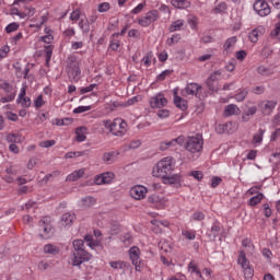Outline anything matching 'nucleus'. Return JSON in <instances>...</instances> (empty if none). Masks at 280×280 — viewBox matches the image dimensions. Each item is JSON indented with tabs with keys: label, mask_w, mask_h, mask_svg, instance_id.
<instances>
[{
	"label": "nucleus",
	"mask_w": 280,
	"mask_h": 280,
	"mask_svg": "<svg viewBox=\"0 0 280 280\" xmlns=\"http://www.w3.org/2000/svg\"><path fill=\"white\" fill-rule=\"evenodd\" d=\"M75 140L79 141V143H82V141H86V127H78L75 130Z\"/></svg>",
	"instance_id": "obj_28"
},
{
	"label": "nucleus",
	"mask_w": 280,
	"mask_h": 280,
	"mask_svg": "<svg viewBox=\"0 0 280 280\" xmlns=\"http://www.w3.org/2000/svg\"><path fill=\"white\" fill-rule=\"evenodd\" d=\"M171 5H173V8H177L178 10H186V8H189V1H187V0H171Z\"/></svg>",
	"instance_id": "obj_30"
},
{
	"label": "nucleus",
	"mask_w": 280,
	"mask_h": 280,
	"mask_svg": "<svg viewBox=\"0 0 280 280\" xmlns=\"http://www.w3.org/2000/svg\"><path fill=\"white\" fill-rule=\"evenodd\" d=\"M149 202H152V205H154L158 209H165V206L167 205V199L153 195L149 197Z\"/></svg>",
	"instance_id": "obj_19"
},
{
	"label": "nucleus",
	"mask_w": 280,
	"mask_h": 280,
	"mask_svg": "<svg viewBox=\"0 0 280 280\" xmlns=\"http://www.w3.org/2000/svg\"><path fill=\"white\" fill-rule=\"evenodd\" d=\"M114 178H115V174L107 172V173L97 175L94 179V183L95 185H109V183H113Z\"/></svg>",
	"instance_id": "obj_16"
},
{
	"label": "nucleus",
	"mask_w": 280,
	"mask_h": 280,
	"mask_svg": "<svg viewBox=\"0 0 280 280\" xmlns=\"http://www.w3.org/2000/svg\"><path fill=\"white\" fill-rule=\"evenodd\" d=\"M257 73H259V75H265L266 78H268V75H272V73H275V70H272V68L270 67L259 66L257 68Z\"/></svg>",
	"instance_id": "obj_33"
},
{
	"label": "nucleus",
	"mask_w": 280,
	"mask_h": 280,
	"mask_svg": "<svg viewBox=\"0 0 280 280\" xmlns=\"http://www.w3.org/2000/svg\"><path fill=\"white\" fill-rule=\"evenodd\" d=\"M129 258L132 266H135L136 272H141V270H143V265L141 260V249L137 246H132L129 249Z\"/></svg>",
	"instance_id": "obj_9"
},
{
	"label": "nucleus",
	"mask_w": 280,
	"mask_h": 280,
	"mask_svg": "<svg viewBox=\"0 0 280 280\" xmlns=\"http://www.w3.org/2000/svg\"><path fill=\"white\" fill-rule=\"evenodd\" d=\"M67 62V73L70 82H79L82 75V70L80 69L78 57L70 55Z\"/></svg>",
	"instance_id": "obj_6"
},
{
	"label": "nucleus",
	"mask_w": 280,
	"mask_h": 280,
	"mask_svg": "<svg viewBox=\"0 0 280 280\" xmlns=\"http://www.w3.org/2000/svg\"><path fill=\"white\" fill-rule=\"evenodd\" d=\"M242 110L235 104L226 105L224 108V116L225 117H233V115H240Z\"/></svg>",
	"instance_id": "obj_22"
},
{
	"label": "nucleus",
	"mask_w": 280,
	"mask_h": 280,
	"mask_svg": "<svg viewBox=\"0 0 280 280\" xmlns=\"http://www.w3.org/2000/svg\"><path fill=\"white\" fill-rule=\"evenodd\" d=\"M44 34L45 35L40 37V40L46 43V45H51V43H54V31L50 27H45Z\"/></svg>",
	"instance_id": "obj_24"
},
{
	"label": "nucleus",
	"mask_w": 280,
	"mask_h": 280,
	"mask_svg": "<svg viewBox=\"0 0 280 280\" xmlns=\"http://www.w3.org/2000/svg\"><path fill=\"white\" fill-rule=\"evenodd\" d=\"M35 108H43L45 106V100H43V94L38 95L34 101Z\"/></svg>",
	"instance_id": "obj_61"
},
{
	"label": "nucleus",
	"mask_w": 280,
	"mask_h": 280,
	"mask_svg": "<svg viewBox=\"0 0 280 280\" xmlns=\"http://www.w3.org/2000/svg\"><path fill=\"white\" fill-rule=\"evenodd\" d=\"M44 54L46 56V65H49L51 61V56L54 54V45H47L44 47Z\"/></svg>",
	"instance_id": "obj_37"
},
{
	"label": "nucleus",
	"mask_w": 280,
	"mask_h": 280,
	"mask_svg": "<svg viewBox=\"0 0 280 280\" xmlns=\"http://www.w3.org/2000/svg\"><path fill=\"white\" fill-rule=\"evenodd\" d=\"M75 222V213L67 212L61 217V226H71Z\"/></svg>",
	"instance_id": "obj_20"
},
{
	"label": "nucleus",
	"mask_w": 280,
	"mask_h": 280,
	"mask_svg": "<svg viewBox=\"0 0 280 280\" xmlns=\"http://www.w3.org/2000/svg\"><path fill=\"white\" fill-rule=\"evenodd\" d=\"M183 144H185V149L190 154H200L205 145V140L202 139V135L190 136L186 140L185 136H179L173 140L161 142L160 150H167L168 148Z\"/></svg>",
	"instance_id": "obj_2"
},
{
	"label": "nucleus",
	"mask_w": 280,
	"mask_h": 280,
	"mask_svg": "<svg viewBox=\"0 0 280 280\" xmlns=\"http://www.w3.org/2000/svg\"><path fill=\"white\" fill-rule=\"evenodd\" d=\"M276 107L277 102L267 101L261 104V112L264 113V115H270V113H272V110H275Z\"/></svg>",
	"instance_id": "obj_26"
},
{
	"label": "nucleus",
	"mask_w": 280,
	"mask_h": 280,
	"mask_svg": "<svg viewBox=\"0 0 280 280\" xmlns=\"http://www.w3.org/2000/svg\"><path fill=\"white\" fill-rule=\"evenodd\" d=\"M255 113H257V107L252 106V107L247 108V110L244 112V114H243V120L248 121V119H250V117H253V115H255Z\"/></svg>",
	"instance_id": "obj_40"
},
{
	"label": "nucleus",
	"mask_w": 280,
	"mask_h": 280,
	"mask_svg": "<svg viewBox=\"0 0 280 280\" xmlns=\"http://www.w3.org/2000/svg\"><path fill=\"white\" fill-rule=\"evenodd\" d=\"M7 141L8 143H23V136L19 135V133H9L7 136Z\"/></svg>",
	"instance_id": "obj_31"
},
{
	"label": "nucleus",
	"mask_w": 280,
	"mask_h": 280,
	"mask_svg": "<svg viewBox=\"0 0 280 280\" xmlns=\"http://www.w3.org/2000/svg\"><path fill=\"white\" fill-rule=\"evenodd\" d=\"M109 47L112 51H117L121 47V39H119L118 33L112 35Z\"/></svg>",
	"instance_id": "obj_25"
},
{
	"label": "nucleus",
	"mask_w": 280,
	"mask_h": 280,
	"mask_svg": "<svg viewBox=\"0 0 280 280\" xmlns=\"http://www.w3.org/2000/svg\"><path fill=\"white\" fill-rule=\"evenodd\" d=\"M182 235H183V237H185L186 240H189V241L196 240V231H194V230H184V231H182Z\"/></svg>",
	"instance_id": "obj_44"
},
{
	"label": "nucleus",
	"mask_w": 280,
	"mask_h": 280,
	"mask_svg": "<svg viewBox=\"0 0 280 280\" xmlns=\"http://www.w3.org/2000/svg\"><path fill=\"white\" fill-rule=\"evenodd\" d=\"M264 34H266V27L258 26L249 33L248 38L250 43H257V40H259V36H264Z\"/></svg>",
	"instance_id": "obj_17"
},
{
	"label": "nucleus",
	"mask_w": 280,
	"mask_h": 280,
	"mask_svg": "<svg viewBox=\"0 0 280 280\" xmlns=\"http://www.w3.org/2000/svg\"><path fill=\"white\" fill-rule=\"evenodd\" d=\"M56 140H44L39 142V148H54Z\"/></svg>",
	"instance_id": "obj_55"
},
{
	"label": "nucleus",
	"mask_w": 280,
	"mask_h": 280,
	"mask_svg": "<svg viewBox=\"0 0 280 280\" xmlns=\"http://www.w3.org/2000/svg\"><path fill=\"white\" fill-rule=\"evenodd\" d=\"M264 129H259L258 132L254 135L252 143H261V141H264Z\"/></svg>",
	"instance_id": "obj_42"
},
{
	"label": "nucleus",
	"mask_w": 280,
	"mask_h": 280,
	"mask_svg": "<svg viewBox=\"0 0 280 280\" xmlns=\"http://www.w3.org/2000/svg\"><path fill=\"white\" fill-rule=\"evenodd\" d=\"M109 266L110 268H113V270H124V268H126V261L124 260H115V261H109Z\"/></svg>",
	"instance_id": "obj_35"
},
{
	"label": "nucleus",
	"mask_w": 280,
	"mask_h": 280,
	"mask_svg": "<svg viewBox=\"0 0 280 280\" xmlns=\"http://www.w3.org/2000/svg\"><path fill=\"white\" fill-rule=\"evenodd\" d=\"M237 264L243 269V273L246 280H250L253 277H255V269H253L250 261L246 259V254H244V252L240 253Z\"/></svg>",
	"instance_id": "obj_7"
},
{
	"label": "nucleus",
	"mask_w": 280,
	"mask_h": 280,
	"mask_svg": "<svg viewBox=\"0 0 280 280\" xmlns=\"http://www.w3.org/2000/svg\"><path fill=\"white\" fill-rule=\"evenodd\" d=\"M189 176H194L196 180H202L205 178V175L200 171H192L189 173Z\"/></svg>",
	"instance_id": "obj_64"
},
{
	"label": "nucleus",
	"mask_w": 280,
	"mask_h": 280,
	"mask_svg": "<svg viewBox=\"0 0 280 280\" xmlns=\"http://www.w3.org/2000/svg\"><path fill=\"white\" fill-rule=\"evenodd\" d=\"M102 125L104 126L105 130L112 132L114 137H124V135L128 132V122H126V120L122 118H115L113 120L104 119L102 120Z\"/></svg>",
	"instance_id": "obj_4"
},
{
	"label": "nucleus",
	"mask_w": 280,
	"mask_h": 280,
	"mask_svg": "<svg viewBox=\"0 0 280 280\" xmlns=\"http://www.w3.org/2000/svg\"><path fill=\"white\" fill-rule=\"evenodd\" d=\"M174 104L177 106V108H180L182 110H187V101L182 100L180 96H174Z\"/></svg>",
	"instance_id": "obj_36"
},
{
	"label": "nucleus",
	"mask_w": 280,
	"mask_h": 280,
	"mask_svg": "<svg viewBox=\"0 0 280 280\" xmlns=\"http://www.w3.org/2000/svg\"><path fill=\"white\" fill-rule=\"evenodd\" d=\"M73 250L70 256L71 266H77L80 268L84 262L91 261L93 259V255L91 253L84 250V241L74 240L72 242Z\"/></svg>",
	"instance_id": "obj_3"
},
{
	"label": "nucleus",
	"mask_w": 280,
	"mask_h": 280,
	"mask_svg": "<svg viewBox=\"0 0 280 280\" xmlns=\"http://www.w3.org/2000/svg\"><path fill=\"white\" fill-rule=\"evenodd\" d=\"M145 5H147L145 2L139 3L136 8H133L131 10V14H141V12H143V8H145Z\"/></svg>",
	"instance_id": "obj_60"
},
{
	"label": "nucleus",
	"mask_w": 280,
	"mask_h": 280,
	"mask_svg": "<svg viewBox=\"0 0 280 280\" xmlns=\"http://www.w3.org/2000/svg\"><path fill=\"white\" fill-rule=\"evenodd\" d=\"M173 71L172 70H164L162 73H160L156 77V81L158 82H163V80H165L166 78H168V75H172Z\"/></svg>",
	"instance_id": "obj_53"
},
{
	"label": "nucleus",
	"mask_w": 280,
	"mask_h": 280,
	"mask_svg": "<svg viewBox=\"0 0 280 280\" xmlns=\"http://www.w3.org/2000/svg\"><path fill=\"white\" fill-rule=\"evenodd\" d=\"M8 54H10V46H2L0 48V60H3V58H8Z\"/></svg>",
	"instance_id": "obj_56"
},
{
	"label": "nucleus",
	"mask_w": 280,
	"mask_h": 280,
	"mask_svg": "<svg viewBox=\"0 0 280 280\" xmlns=\"http://www.w3.org/2000/svg\"><path fill=\"white\" fill-rule=\"evenodd\" d=\"M95 205H97V199H95V197H92V196L84 197L80 201V206L83 209H89L91 207H95Z\"/></svg>",
	"instance_id": "obj_21"
},
{
	"label": "nucleus",
	"mask_w": 280,
	"mask_h": 280,
	"mask_svg": "<svg viewBox=\"0 0 280 280\" xmlns=\"http://www.w3.org/2000/svg\"><path fill=\"white\" fill-rule=\"evenodd\" d=\"M174 170H176V160L172 156H166L153 165L151 174L154 178H161L163 185H180L183 175L173 174Z\"/></svg>",
	"instance_id": "obj_1"
},
{
	"label": "nucleus",
	"mask_w": 280,
	"mask_h": 280,
	"mask_svg": "<svg viewBox=\"0 0 280 280\" xmlns=\"http://www.w3.org/2000/svg\"><path fill=\"white\" fill-rule=\"evenodd\" d=\"M200 89L202 88L198 85V83H189L187 84L185 91L187 95H195L196 97H198V92L200 91Z\"/></svg>",
	"instance_id": "obj_27"
},
{
	"label": "nucleus",
	"mask_w": 280,
	"mask_h": 280,
	"mask_svg": "<svg viewBox=\"0 0 280 280\" xmlns=\"http://www.w3.org/2000/svg\"><path fill=\"white\" fill-rule=\"evenodd\" d=\"M246 95H248V90H246V89L241 90V91L235 95L236 102H244V100H246Z\"/></svg>",
	"instance_id": "obj_47"
},
{
	"label": "nucleus",
	"mask_w": 280,
	"mask_h": 280,
	"mask_svg": "<svg viewBox=\"0 0 280 280\" xmlns=\"http://www.w3.org/2000/svg\"><path fill=\"white\" fill-rule=\"evenodd\" d=\"M246 56H248V52H246V50H238L235 54V58L236 60H240V62L246 60Z\"/></svg>",
	"instance_id": "obj_59"
},
{
	"label": "nucleus",
	"mask_w": 280,
	"mask_h": 280,
	"mask_svg": "<svg viewBox=\"0 0 280 280\" xmlns=\"http://www.w3.org/2000/svg\"><path fill=\"white\" fill-rule=\"evenodd\" d=\"M152 224H153V226H158V229L156 228H153V231H155L156 233H161V226H170V223L167 222V221H159V220H153L152 221Z\"/></svg>",
	"instance_id": "obj_41"
},
{
	"label": "nucleus",
	"mask_w": 280,
	"mask_h": 280,
	"mask_svg": "<svg viewBox=\"0 0 280 280\" xmlns=\"http://www.w3.org/2000/svg\"><path fill=\"white\" fill-rule=\"evenodd\" d=\"M93 107L91 105L89 106H79L77 108L73 109L74 115H80L82 113H86L89 110H91Z\"/></svg>",
	"instance_id": "obj_50"
},
{
	"label": "nucleus",
	"mask_w": 280,
	"mask_h": 280,
	"mask_svg": "<svg viewBox=\"0 0 280 280\" xmlns=\"http://www.w3.org/2000/svg\"><path fill=\"white\" fill-rule=\"evenodd\" d=\"M271 38L280 40V22L276 23L275 28L270 33Z\"/></svg>",
	"instance_id": "obj_43"
},
{
	"label": "nucleus",
	"mask_w": 280,
	"mask_h": 280,
	"mask_svg": "<svg viewBox=\"0 0 280 280\" xmlns=\"http://www.w3.org/2000/svg\"><path fill=\"white\" fill-rule=\"evenodd\" d=\"M235 45H237V36L229 37L223 44V54H225V56H231L235 50Z\"/></svg>",
	"instance_id": "obj_15"
},
{
	"label": "nucleus",
	"mask_w": 280,
	"mask_h": 280,
	"mask_svg": "<svg viewBox=\"0 0 280 280\" xmlns=\"http://www.w3.org/2000/svg\"><path fill=\"white\" fill-rule=\"evenodd\" d=\"M130 196L135 200H143V198H145V196H148V188L142 185L133 186L130 189Z\"/></svg>",
	"instance_id": "obj_13"
},
{
	"label": "nucleus",
	"mask_w": 280,
	"mask_h": 280,
	"mask_svg": "<svg viewBox=\"0 0 280 280\" xmlns=\"http://www.w3.org/2000/svg\"><path fill=\"white\" fill-rule=\"evenodd\" d=\"M120 240L122 244H125V246H130V244H132V234L127 233L124 236H121Z\"/></svg>",
	"instance_id": "obj_54"
},
{
	"label": "nucleus",
	"mask_w": 280,
	"mask_h": 280,
	"mask_svg": "<svg viewBox=\"0 0 280 280\" xmlns=\"http://www.w3.org/2000/svg\"><path fill=\"white\" fill-rule=\"evenodd\" d=\"M191 220H194L195 222H202V220H205V213L200 212V211H196L192 215H191Z\"/></svg>",
	"instance_id": "obj_57"
},
{
	"label": "nucleus",
	"mask_w": 280,
	"mask_h": 280,
	"mask_svg": "<svg viewBox=\"0 0 280 280\" xmlns=\"http://www.w3.org/2000/svg\"><path fill=\"white\" fill-rule=\"evenodd\" d=\"M188 270L189 272H195V275H197L199 279H202V272H200V270L198 269V265L195 264L194 261H190L188 264Z\"/></svg>",
	"instance_id": "obj_39"
},
{
	"label": "nucleus",
	"mask_w": 280,
	"mask_h": 280,
	"mask_svg": "<svg viewBox=\"0 0 280 280\" xmlns=\"http://www.w3.org/2000/svg\"><path fill=\"white\" fill-rule=\"evenodd\" d=\"M39 231L42 237H44L45 240L51 237V218L44 217L39 221Z\"/></svg>",
	"instance_id": "obj_11"
},
{
	"label": "nucleus",
	"mask_w": 280,
	"mask_h": 280,
	"mask_svg": "<svg viewBox=\"0 0 280 280\" xmlns=\"http://www.w3.org/2000/svg\"><path fill=\"white\" fill-rule=\"evenodd\" d=\"M44 253H46V255H58L60 248L54 244H47L44 246Z\"/></svg>",
	"instance_id": "obj_32"
},
{
	"label": "nucleus",
	"mask_w": 280,
	"mask_h": 280,
	"mask_svg": "<svg viewBox=\"0 0 280 280\" xmlns=\"http://www.w3.org/2000/svg\"><path fill=\"white\" fill-rule=\"evenodd\" d=\"M264 200V194L259 192L258 195L252 197L248 201L249 207H256V205H259Z\"/></svg>",
	"instance_id": "obj_38"
},
{
	"label": "nucleus",
	"mask_w": 280,
	"mask_h": 280,
	"mask_svg": "<svg viewBox=\"0 0 280 280\" xmlns=\"http://www.w3.org/2000/svg\"><path fill=\"white\" fill-rule=\"evenodd\" d=\"M221 75H222L221 70H217L212 74H210L209 79L207 80L208 89L210 91H218V86L211 85V82H218V80H220Z\"/></svg>",
	"instance_id": "obj_18"
},
{
	"label": "nucleus",
	"mask_w": 280,
	"mask_h": 280,
	"mask_svg": "<svg viewBox=\"0 0 280 280\" xmlns=\"http://www.w3.org/2000/svg\"><path fill=\"white\" fill-rule=\"evenodd\" d=\"M98 12H108L110 10V3L102 2L97 7Z\"/></svg>",
	"instance_id": "obj_63"
},
{
	"label": "nucleus",
	"mask_w": 280,
	"mask_h": 280,
	"mask_svg": "<svg viewBox=\"0 0 280 280\" xmlns=\"http://www.w3.org/2000/svg\"><path fill=\"white\" fill-rule=\"evenodd\" d=\"M228 128H229V124H225V125L219 124L215 127V132H218V135H224Z\"/></svg>",
	"instance_id": "obj_62"
},
{
	"label": "nucleus",
	"mask_w": 280,
	"mask_h": 280,
	"mask_svg": "<svg viewBox=\"0 0 280 280\" xmlns=\"http://www.w3.org/2000/svg\"><path fill=\"white\" fill-rule=\"evenodd\" d=\"M3 94L0 97L1 104H8V102H14L16 97V90L10 83L2 84Z\"/></svg>",
	"instance_id": "obj_10"
},
{
	"label": "nucleus",
	"mask_w": 280,
	"mask_h": 280,
	"mask_svg": "<svg viewBox=\"0 0 280 280\" xmlns=\"http://www.w3.org/2000/svg\"><path fill=\"white\" fill-rule=\"evenodd\" d=\"M81 14L82 12L78 9L72 11L70 14V21H72L73 23H78V21H80Z\"/></svg>",
	"instance_id": "obj_49"
},
{
	"label": "nucleus",
	"mask_w": 280,
	"mask_h": 280,
	"mask_svg": "<svg viewBox=\"0 0 280 280\" xmlns=\"http://www.w3.org/2000/svg\"><path fill=\"white\" fill-rule=\"evenodd\" d=\"M220 231H221L220 223L214 222L211 226L212 237L215 238L218 235H220Z\"/></svg>",
	"instance_id": "obj_52"
},
{
	"label": "nucleus",
	"mask_w": 280,
	"mask_h": 280,
	"mask_svg": "<svg viewBox=\"0 0 280 280\" xmlns=\"http://www.w3.org/2000/svg\"><path fill=\"white\" fill-rule=\"evenodd\" d=\"M151 108H163L167 106V98L163 94H156L149 100Z\"/></svg>",
	"instance_id": "obj_14"
},
{
	"label": "nucleus",
	"mask_w": 280,
	"mask_h": 280,
	"mask_svg": "<svg viewBox=\"0 0 280 280\" xmlns=\"http://www.w3.org/2000/svg\"><path fill=\"white\" fill-rule=\"evenodd\" d=\"M47 21H49V16L46 14L42 15L39 18V22H37L36 24L32 25V27H36V30H40L43 27V24L46 23Z\"/></svg>",
	"instance_id": "obj_46"
},
{
	"label": "nucleus",
	"mask_w": 280,
	"mask_h": 280,
	"mask_svg": "<svg viewBox=\"0 0 280 280\" xmlns=\"http://www.w3.org/2000/svg\"><path fill=\"white\" fill-rule=\"evenodd\" d=\"M183 25H185V21L177 20L171 24V26L168 27V31L170 32H180V30L183 28Z\"/></svg>",
	"instance_id": "obj_34"
},
{
	"label": "nucleus",
	"mask_w": 280,
	"mask_h": 280,
	"mask_svg": "<svg viewBox=\"0 0 280 280\" xmlns=\"http://www.w3.org/2000/svg\"><path fill=\"white\" fill-rule=\"evenodd\" d=\"M160 15H159V10L153 9L147 12L144 15L140 16L137 20L138 25L141 27H150L152 23H156L159 21Z\"/></svg>",
	"instance_id": "obj_8"
},
{
	"label": "nucleus",
	"mask_w": 280,
	"mask_h": 280,
	"mask_svg": "<svg viewBox=\"0 0 280 280\" xmlns=\"http://www.w3.org/2000/svg\"><path fill=\"white\" fill-rule=\"evenodd\" d=\"M254 11L258 16H268L270 14V5L264 0H256L254 2Z\"/></svg>",
	"instance_id": "obj_12"
},
{
	"label": "nucleus",
	"mask_w": 280,
	"mask_h": 280,
	"mask_svg": "<svg viewBox=\"0 0 280 280\" xmlns=\"http://www.w3.org/2000/svg\"><path fill=\"white\" fill-rule=\"evenodd\" d=\"M18 104H21L23 108H30L32 106V100L27 96H24Z\"/></svg>",
	"instance_id": "obj_51"
},
{
	"label": "nucleus",
	"mask_w": 280,
	"mask_h": 280,
	"mask_svg": "<svg viewBox=\"0 0 280 280\" xmlns=\"http://www.w3.org/2000/svg\"><path fill=\"white\" fill-rule=\"evenodd\" d=\"M32 0H14L12 14L20 19H30L36 14V9L32 7Z\"/></svg>",
	"instance_id": "obj_5"
},
{
	"label": "nucleus",
	"mask_w": 280,
	"mask_h": 280,
	"mask_svg": "<svg viewBox=\"0 0 280 280\" xmlns=\"http://www.w3.org/2000/svg\"><path fill=\"white\" fill-rule=\"evenodd\" d=\"M117 156H119L118 151H109L103 154V161L110 165L117 161Z\"/></svg>",
	"instance_id": "obj_23"
},
{
	"label": "nucleus",
	"mask_w": 280,
	"mask_h": 280,
	"mask_svg": "<svg viewBox=\"0 0 280 280\" xmlns=\"http://www.w3.org/2000/svg\"><path fill=\"white\" fill-rule=\"evenodd\" d=\"M82 176H84V168H80L78 171L72 172L67 176L66 180H69V182L79 180V178H82Z\"/></svg>",
	"instance_id": "obj_29"
},
{
	"label": "nucleus",
	"mask_w": 280,
	"mask_h": 280,
	"mask_svg": "<svg viewBox=\"0 0 280 280\" xmlns=\"http://www.w3.org/2000/svg\"><path fill=\"white\" fill-rule=\"evenodd\" d=\"M20 25L16 22H12L7 25L5 32L7 34H12V32H16L19 30Z\"/></svg>",
	"instance_id": "obj_48"
},
{
	"label": "nucleus",
	"mask_w": 280,
	"mask_h": 280,
	"mask_svg": "<svg viewBox=\"0 0 280 280\" xmlns=\"http://www.w3.org/2000/svg\"><path fill=\"white\" fill-rule=\"evenodd\" d=\"M85 242L90 248H94L95 246H100V243L97 241H93V236H85Z\"/></svg>",
	"instance_id": "obj_58"
},
{
	"label": "nucleus",
	"mask_w": 280,
	"mask_h": 280,
	"mask_svg": "<svg viewBox=\"0 0 280 280\" xmlns=\"http://www.w3.org/2000/svg\"><path fill=\"white\" fill-rule=\"evenodd\" d=\"M180 42V34H174L171 38L166 39V45L172 47V45H176Z\"/></svg>",
	"instance_id": "obj_45"
}]
</instances>
